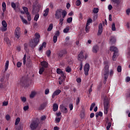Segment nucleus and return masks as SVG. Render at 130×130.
Returning <instances> with one entry per match:
<instances>
[{"mask_svg":"<svg viewBox=\"0 0 130 130\" xmlns=\"http://www.w3.org/2000/svg\"><path fill=\"white\" fill-rule=\"evenodd\" d=\"M105 68L102 71V75L104 77V84L106 83V81L108 78V75H109V61L108 60L104 61Z\"/></svg>","mask_w":130,"mask_h":130,"instance_id":"1","label":"nucleus"},{"mask_svg":"<svg viewBox=\"0 0 130 130\" xmlns=\"http://www.w3.org/2000/svg\"><path fill=\"white\" fill-rule=\"evenodd\" d=\"M35 36L36 38L30 42V46L32 48H34V47L38 44V42H39L40 39V35H39V34L36 33Z\"/></svg>","mask_w":130,"mask_h":130,"instance_id":"2","label":"nucleus"},{"mask_svg":"<svg viewBox=\"0 0 130 130\" xmlns=\"http://www.w3.org/2000/svg\"><path fill=\"white\" fill-rule=\"evenodd\" d=\"M104 112L105 114H107L109 110V107H110V104H109V99L106 97L104 100Z\"/></svg>","mask_w":130,"mask_h":130,"instance_id":"3","label":"nucleus"},{"mask_svg":"<svg viewBox=\"0 0 130 130\" xmlns=\"http://www.w3.org/2000/svg\"><path fill=\"white\" fill-rule=\"evenodd\" d=\"M21 28L17 27L14 31V36L17 40L20 39V37H21Z\"/></svg>","mask_w":130,"mask_h":130,"instance_id":"4","label":"nucleus"},{"mask_svg":"<svg viewBox=\"0 0 130 130\" xmlns=\"http://www.w3.org/2000/svg\"><path fill=\"white\" fill-rule=\"evenodd\" d=\"M90 70V65L88 63H86L84 68V74L85 76L89 75V71Z\"/></svg>","mask_w":130,"mask_h":130,"instance_id":"5","label":"nucleus"},{"mask_svg":"<svg viewBox=\"0 0 130 130\" xmlns=\"http://www.w3.org/2000/svg\"><path fill=\"white\" fill-rule=\"evenodd\" d=\"M55 16L56 19L58 20L61 17V9H58L55 12Z\"/></svg>","mask_w":130,"mask_h":130,"instance_id":"6","label":"nucleus"},{"mask_svg":"<svg viewBox=\"0 0 130 130\" xmlns=\"http://www.w3.org/2000/svg\"><path fill=\"white\" fill-rule=\"evenodd\" d=\"M3 27L2 28V31L3 32H5V31H7V27H8V24H7V22L5 20H3L2 22Z\"/></svg>","mask_w":130,"mask_h":130,"instance_id":"7","label":"nucleus"},{"mask_svg":"<svg viewBox=\"0 0 130 130\" xmlns=\"http://www.w3.org/2000/svg\"><path fill=\"white\" fill-rule=\"evenodd\" d=\"M59 108H60L61 111L64 114L68 113V109L67 108H66V107L63 106V105H60Z\"/></svg>","mask_w":130,"mask_h":130,"instance_id":"8","label":"nucleus"},{"mask_svg":"<svg viewBox=\"0 0 130 130\" xmlns=\"http://www.w3.org/2000/svg\"><path fill=\"white\" fill-rule=\"evenodd\" d=\"M102 32H103V24L102 23H100L99 25L98 35H101Z\"/></svg>","mask_w":130,"mask_h":130,"instance_id":"9","label":"nucleus"},{"mask_svg":"<svg viewBox=\"0 0 130 130\" xmlns=\"http://www.w3.org/2000/svg\"><path fill=\"white\" fill-rule=\"evenodd\" d=\"M60 93H61V90L60 89H56L55 91L53 92L52 95V98L54 99V98H55V96H58Z\"/></svg>","mask_w":130,"mask_h":130,"instance_id":"10","label":"nucleus"},{"mask_svg":"<svg viewBox=\"0 0 130 130\" xmlns=\"http://www.w3.org/2000/svg\"><path fill=\"white\" fill-rule=\"evenodd\" d=\"M38 125V123L36 122V121H33L32 123L30 124V127L31 129H35L37 127Z\"/></svg>","mask_w":130,"mask_h":130,"instance_id":"11","label":"nucleus"},{"mask_svg":"<svg viewBox=\"0 0 130 130\" xmlns=\"http://www.w3.org/2000/svg\"><path fill=\"white\" fill-rule=\"evenodd\" d=\"M39 12V9L38 7L36 6L35 4L32 5V14H36V13H38Z\"/></svg>","mask_w":130,"mask_h":130,"instance_id":"12","label":"nucleus"},{"mask_svg":"<svg viewBox=\"0 0 130 130\" xmlns=\"http://www.w3.org/2000/svg\"><path fill=\"white\" fill-rule=\"evenodd\" d=\"M78 59L80 61H83V60H84V55H83V51L80 52V53L78 54Z\"/></svg>","mask_w":130,"mask_h":130,"instance_id":"13","label":"nucleus"},{"mask_svg":"<svg viewBox=\"0 0 130 130\" xmlns=\"http://www.w3.org/2000/svg\"><path fill=\"white\" fill-rule=\"evenodd\" d=\"M99 50V47L98 45H95L92 47V52L93 53H97Z\"/></svg>","mask_w":130,"mask_h":130,"instance_id":"14","label":"nucleus"},{"mask_svg":"<svg viewBox=\"0 0 130 130\" xmlns=\"http://www.w3.org/2000/svg\"><path fill=\"white\" fill-rule=\"evenodd\" d=\"M110 51H113V52H117L118 53V49H117V48L115 46H111L110 48Z\"/></svg>","mask_w":130,"mask_h":130,"instance_id":"15","label":"nucleus"},{"mask_svg":"<svg viewBox=\"0 0 130 130\" xmlns=\"http://www.w3.org/2000/svg\"><path fill=\"white\" fill-rule=\"evenodd\" d=\"M41 64L42 67V68H43L44 69H46V68H47V67H48V63H47V62L45 61L41 62Z\"/></svg>","mask_w":130,"mask_h":130,"instance_id":"16","label":"nucleus"},{"mask_svg":"<svg viewBox=\"0 0 130 130\" xmlns=\"http://www.w3.org/2000/svg\"><path fill=\"white\" fill-rule=\"evenodd\" d=\"M45 47H46V43L45 42H44L41 45H40L39 51H41V50H42L43 48H45Z\"/></svg>","mask_w":130,"mask_h":130,"instance_id":"17","label":"nucleus"},{"mask_svg":"<svg viewBox=\"0 0 130 130\" xmlns=\"http://www.w3.org/2000/svg\"><path fill=\"white\" fill-rule=\"evenodd\" d=\"M48 13H49V8H46L43 12L44 17H47Z\"/></svg>","mask_w":130,"mask_h":130,"instance_id":"18","label":"nucleus"},{"mask_svg":"<svg viewBox=\"0 0 130 130\" xmlns=\"http://www.w3.org/2000/svg\"><path fill=\"white\" fill-rule=\"evenodd\" d=\"M118 56V53L117 52H114L113 57H112V59L114 61L116 60V58H117V57Z\"/></svg>","mask_w":130,"mask_h":130,"instance_id":"19","label":"nucleus"},{"mask_svg":"<svg viewBox=\"0 0 130 130\" xmlns=\"http://www.w3.org/2000/svg\"><path fill=\"white\" fill-rule=\"evenodd\" d=\"M116 41V39H115V37H111L110 39V42L111 44H113V43H115V42Z\"/></svg>","mask_w":130,"mask_h":130,"instance_id":"20","label":"nucleus"},{"mask_svg":"<svg viewBox=\"0 0 130 130\" xmlns=\"http://www.w3.org/2000/svg\"><path fill=\"white\" fill-rule=\"evenodd\" d=\"M7 9V5H6V3L3 2L2 3V10L3 11V13L6 12V10Z\"/></svg>","mask_w":130,"mask_h":130,"instance_id":"21","label":"nucleus"},{"mask_svg":"<svg viewBox=\"0 0 130 130\" xmlns=\"http://www.w3.org/2000/svg\"><path fill=\"white\" fill-rule=\"evenodd\" d=\"M20 19L22 22V23H23V24H25V25H27V24H28V21H27V20L26 19H25V18H24V17H23V16H20Z\"/></svg>","mask_w":130,"mask_h":130,"instance_id":"22","label":"nucleus"},{"mask_svg":"<svg viewBox=\"0 0 130 130\" xmlns=\"http://www.w3.org/2000/svg\"><path fill=\"white\" fill-rule=\"evenodd\" d=\"M67 53V50H63L60 51V53L58 54L59 56L60 57H61V56H63V54H66Z\"/></svg>","mask_w":130,"mask_h":130,"instance_id":"23","label":"nucleus"},{"mask_svg":"<svg viewBox=\"0 0 130 130\" xmlns=\"http://www.w3.org/2000/svg\"><path fill=\"white\" fill-rule=\"evenodd\" d=\"M4 41L6 42V43H7V44H8V45H11V42L10 41V39H9L7 37H5L4 38Z\"/></svg>","mask_w":130,"mask_h":130,"instance_id":"24","label":"nucleus"},{"mask_svg":"<svg viewBox=\"0 0 130 130\" xmlns=\"http://www.w3.org/2000/svg\"><path fill=\"white\" fill-rule=\"evenodd\" d=\"M53 111H57L58 109V105L56 104H54L53 105Z\"/></svg>","mask_w":130,"mask_h":130,"instance_id":"25","label":"nucleus"},{"mask_svg":"<svg viewBox=\"0 0 130 130\" xmlns=\"http://www.w3.org/2000/svg\"><path fill=\"white\" fill-rule=\"evenodd\" d=\"M20 121H21V119L20 118V117H17L15 120V125H18V124H19Z\"/></svg>","mask_w":130,"mask_h":130,"instance_id":"26","label":"nucleus"},{"mask_svg":"<svg viewBox=\"0 0 130 130\" xmlns=\"http://www.w3.org/2000/svg\"><path fill=\"white\" fill-rule=\"evenodd\" d=\"M52 29H53V24L51 23V24H50V25L47 29V31H48V32H50V31H51V30H52Z\"/></svg>","mask_w":130,"mask_h":130,"instance_id":"27","label":"nucleus"},{"mask_svg":"<svg viewBox=\"0 0 130 130\" xmlns=\"http://www.w3.org/2000/svg\"><path fill=\"white\" fill-rule=\"evenodd\" d=\"M61 14H62V18H64L68 14V13L67 12V11L66 10H63L62 12H61Z\"/></svg>","mask_w":130,"mask_h":130,"instance_id":"28","label":"nucleus"},{"mask_svg":"<svg viewBox=\"0 0 130 130\" xmlns=\"http://www.w3.org/2000/svg\"><path fill=\"white\" fill-rule=\"evenodd\" d=\"M23 10L26 15H28L29 14V11H28V8L27 7H23Z\"/></svg>","mask_w":130,"mask_h":130,"instance_id":"29","label":"nucleus"},{"mask_svg":"<svg viewBox=\"0 0 130 130\" xmlns=\"http://www.w3.org/2000/svg\"><path fill=\"white\" fill-rule=\"evenodd\" d=\"M45 70V68H44L43 67H41L40 69V70L39 72L40 75H42V74H43V72H44Z\"/></svg>","mask_w":130,"mask_h":130,"instance_id":"30","label":"nucleus"},{"mask_svg":"<svg viewBox=\"0 0 130 130\" xmlns=\"http://www.w3.org/2000/svg\"><path fill=\"white\" fill-rule=\"evenodd\" d=\"M98 12H99V9H98V8H93L92 12L94 14H97V13H98Z\"/></svg>","mask_w":130,"mask_h":130,"instance_id":"31","label":"nucleus"},{"mask_svg":"<svg viewBox=\"0 0 130 130\" xmlns=\"http://www.w3.org/2000/svg\"><path fill=\"white\" fill-rule=\"evenodd\" d=\"M9 69V60H7L5 63V71H8Z\"/></svg>","mask_w":130,"mask_h":130,"instance_id":"32","label":"nucleus"},{"mask_svg":"<svg viewBox=\"0 0 130 130\" xmlns=\"http://www.w3.org/2000/svg\"><path fill=\"white\" fill-rule=\"evenodd\" d=\"M56 73L59 75H61V74H62L63 73V71H62L60 69H57Z\"/></svg>","mask_w":130,"mask_h":130,"instance_id":"33","label":"nucleus"},{"mask_svg":"<svg viewBox=\"0 0 130 130\" xmlns=\"http://www.w3.org/2000/svg\"><path fill=\"white\" fill-rule=\"evenodd\" d=\"M35 95H36V92L35 91H32L30 94V98H34V97L35 96Z\"/></svg>","mask_w":130,"mask_h":130,"instance_id":"34","label":"nucleus"},{"mask_svg":"<svg viewBox=\"0 0 130 130\" xmlns=\"http://www.w3.org/2000/svg\"><path fill=\"white\" fill-rule=\"evenodd\" d=\"M91 23H92V19L89 18L87 20V23H86V25L89 26V25H90V24H91Z\"/></svg>","mask_w":130,"mask_h":130,"instance_id":"35","label":"nucleus"},{"mask_svg":"<svg viewBox=\"0 0 130 130\" xmlns=\"http://www.w3.org/2000/svg\"><path fill=\"white\" fill-rule=\"evenodd\" d=\"M112 31H116V28L115 27V23H113L112 24Z\"/></svg>","mask_w":130,"mask_h":130,"instance_id":"36","label":"nucleus"},{"mask_svg":"<svg viewBox=\"0 0 130 130\" xmlns=\"http://www.w3.org/2000/svg\"><path fill=\"white\" fill-rule=\"evenodd\" d=\"M69 31H70V27H67L63 29V32L64 33H68Z\"/></svg>","mask_w":130,"mask_h":130,"instance_id":"37","label":"nucleus"},{"mask_svg":"<svg viewBox=\"0 0 130 130\" xmlns=\"http://www.w3.org/2000/svg\"><path fill=\"white\" fill-rule=\"evenodd\" d=\"M73 22V17H69L67 19V22L69 23V24L72 23Z\"/></svg>","mask_w":130,"mask_h":130,"instance_id":"38","label":"nucleus"},{"mask_svg":"<svg viewBox=\"0 0 130 130\" xmlns=\"http://www.w3.org/2000/svg\"><path fill=\"white\" fill-rule=\"evenodd\" d=\"M11 7L14 9V10H16V7H17V5H16V4L15 3L12 2L11 3Z\"/></svg>","mask_w":130,"mask_h":130,"instance_id":"39","label":"nucleus"},{"mask_svg":"<svg viewBox=\"0 0 130 130\" xmlns=\"http://www.w3.org/2000/svg\"><path fill=\"white\" fill-rule=\"evenodd\" d=\"M38 19H39V14H36L34 20L35 21H38Z\"/></svg>","mask_w":130,"mask_h":130,"instance_id":"40","label":"nucleus"},{"mask_svg":"<svg viewBox=\"0 0 130 130\" xmlns=\"http://www.w3.org/2000/svg\"><path fill=\"white\" fill-rule=\"evenodd\" d=\"M126 56L127 57H128V58H130V48L128 49V51L126 53Z\"/></svg>","mask_w":130,"mask_h":130,"instance_id":"41","label":"nucleus"},{"mask_svg":"<svg viewBox=\"0 0 130 130\" xmlns=\"http://www.w3.org/2000/svg\"><path fill=\"white\" fill-rule=\"evenodd\" d=\"M50 54H51V51H50V50L47 51L46 55H47V56L48 57H49L50 56Z\"/></svg>","mask_w":130,"mask_h":130,"instance_id":"42","label":"nucleus"},{"mask_svg":"<svg viewBox=\"0 0 130 130\" xmlns=\"http://www.w3.org/2000/svg\"><path fill=\"white\" fill-rule=\"evenodd\" d=\"M66 71L67 73H71L72 69L70 68V67H68L67 68H66Z\"/></svg>","mask_w":130,"mask_h":130,"instance_id":"43","label":"nucleus"},{"mask_svg":"<svg viewBox=\"0 0 130 130\" xmlns=\"http://www.w3.org/2000/svg\"><path fill=\"white\" fill-rule=\"evenodd\" d=\"M79 103H80V98L77 97V99L76 100V105L78 106L79 105Z\"/></svg>","mask_w":130,"mask_h":130,"instance_id":"44","label":"nucleus"},{"mask_svg":"<svg viewBox=\"0 0 130 130\" xmlns=\"http://www.w3.org/2000/svg\"><path fill=\"white\" fill-rule=\"evenodd\" d=\"M95 107V103H93L91 105L90 108V111H92L93 110V108Z\"/></svg>","mask_w":130,"mask_h":130,"instance_id":"45","label":"nucleus"},{"mask_svg":"<svg viewBox=\"0 0 130 130\" xmlns=\"http://www.w3.org/2000/svg\"><path fill=\"white\" fill-rule=\"evenodd\" d=\"M63 18H60L59 19V25H60L61 26L62 24H63Z\"/></svg>","mask_w":130,"mask_h":130,"instance_id":"46","label":"nucleus"},{"mask_svg":"<svg viewBox=\"0 0 130 130\" xmlns=\"http://www.w3.org/2000/svg\"><path fill=\"white\" fill-rule=\"evenodd\" d=\"M111 1L113 2V3H114L115 4H116L117 6L119 5V2H118V0H111Z\"/></svg>","mask_w":130,"mask_h":130,"instance_id":"47","label":"nucleus"},{"mask_svg":"<svg viewBox=\"0 0 130 130\" xmlns=\"http://www.w3.org/2000/svg\"><path fill=\"white\" fill-rule=\"evenodd\" d=\"M117 71L118 73L121 72V66H119L117 68Z\"/></svg>","mask_w":130,"mask_h":130,"instance_id":"48","label":"nucleus"},{"mask_svg":"<svg viewBox=\"0 0 130 130\" xmlns=\"http://www.w3.org/2000/svg\"><path fill=\"white\" fill-rule=\"evenodd\" d=\"M81 1L80 0H77L76 2V6H77V7H79V6L81 5Z\"/></svg>","mask_w":130,"mask_h":130,"instance_id":"49","label":"nucleus"},{"mask_svg":"<svg viewBox=\"0 0 130 130\" xmlns=\"http://www.w3.org/2000/svg\"><path fill=\"white\" fill-rule=\"evenodd\" d=\"M26 15H27L28 21H31V15H30V14L28 13V14H26Z\"/></svg>","mask_w":130,"mask_h":130,"instance_id":"50","label":"nucleus"},{"mask_svg":"<svg viewBox=\"0 0 130 130\" xmlns=\"http://www.w3.org/2000/svg\"><path fill=\"white\" fill-rule=\"evenodd\" d=\"M56 41H57V37L54 36L53 37L54 43H56Z\"/></svg>","mask_w":130,"mask_h":130,"instance_id":"51","label":"nucleus"},{"mask_svg":"<svg viewBox=\"0 0 130 130\" xmlns=\"http://www.w3.org/2000/svg\"><path fill=\"white\" fill-rule=\"evenodd\" d=\"M29 109V106H25L23 107V110L24 111H27Z\"/></svg>","mask_w":130,"mask_h":130,"instance_id":"52","label":"nucleus"},{"mask_svg":"<svg viewBox=\"0 0 130 130\" xmlns=\"http://www.w3.org/2000/svg\"><path fill=\"white\" fill-rule=\"evenodd\" d=\"M125 13H126V15H127L128 16L130 14V9L128 8L127 9H126L125 11Z\"/></svg>","mask_w":130,"mask_h":130,"instance_id":"53","label":"nucleus"},{"mask_svg":"<svg viewBox=\"0 0 130 130\" xmlns=\"http://www.w3.org/2000/svg\"><path fill=\"white\" fill-rule=\"evenodd\" d=\"M111 126V123L110 122L108 123L107 126V130H109V128H110Z\"/></svg>","mask_w":130,"mask_h":130,"instance_id":"54","label":"nucleus"},{"mask_svg":"<svg viewBox=\"0 0 130 130\" xmlns=\"http://www.w3.org/2000/svg\"><path fill=\"white\" fill-rule=\"evenodd\" d=\"M45 95H47V94H49V89L47 88L45 89Z\"/></svg>","mask_w":130,"mask_h":130,"instance_id":"55","label":"nucleus"},{"mask_svg":"<svg viewBox=\"0 0 130 130\" xmlns=\"http://www.w3.org/2000/svg\"><path fill=\"white\" fill-rule=\"evenodd\" d=\"M9 104V102H6L4 101L3 103V106H7V105Z\"/></svg>","mask_w":130,"mask_h":130,"instance_id":"56","label":"nucleus"},{"mask_svg":"<svg viewBox=\"0 0 130 130\" xmlns=\"http://www.w3.org/2000/svg\"><path fill=\"white\" fill-rule=\"evenodd\" d=\"M27 57V55L26 54H24L23 57V63L25 64L26 63V58Z\"/></svg>","mask_w":130,"mask_h":130,"instance_id":"57","label":"nucleus"},{"mask_svg":"<svg viewBox=\"0 0 130 130\" xmlns=\"http://www.w3.org/2000/svg\"><path fill=\"white\" fill-rule=\"evenodd\" d=\"M21 66H22V63H21V62H18L17 63V68H21Z\"/></svg>","mask_w":130,"mask_h":130,"instance_id":"58","label":"nucleus"},{"mask_svg":"<svg viewBox=\"0 0 130 130\" xmlns=\"http://www.w3.org/2000/svg\"><path fill=\"white\" fill-rule=\"evenodd\" d=\"M54 36H56V37H57L58 36H59V30H57Z\"/></svg>","mask_w":130,"mask_h":130,"instance_id":"59","label":"nucleus"},{"mask_svg":"<svg viewBox=\"0 0 130 130\" xmlns=\"http://www.w3.org/2000/svg\"><path fill=\"white\" fill-rule=\"evenodd\" d=\"M10 118H11V117L10 116V115L9 114L6 115V119L7 120H10Z\"/></svg>","mask_w":130,"mask_h":130,"instance_id":"60","label":"nucleus"},{"mask_svg":"<svg viewBox=\"0 0 130 130\" xmlns=\"http://www.w3.org/2000/svg\"><path fill=\"white\" fill-rule=\"evenodd\" d=\"M60 75H61V78H62L63 80H64V79H66V76H64V73L63 72Z\"/></svg>","mask_w":130,"mask_h":130,"instance_id":"61","label":"nucleus"},{"mask_svg":"<svg viewBox=\"0 0 130 130\" xmlns=\"http://www.w3.org/2000/svg\"><path fill=\"white\" fill-rule=\"evenodd\" d=\"M89 26L86 25L85 31H86V33H88V32H89Z\"/></svg>","mask_w":130,"mask_h":130,"instance_id":"62","label":"nucleus"},{"mask_svg":"<svg viewBox=\"0 0 130 130\" xmlns=\"http://www.w3.org/2000/svg\"><path fill=\"white\" fill-rule=\"evenodd\" d=\"M21 101H22V102H26V98L21 97Z\"/></svg>","mask_w":130,"mask_h":130,"instance_id":"63","label":"nucleus"},{"mask_svg":"<svg viewBox=\"0 0 130 130\" xmlns=\"http://www.w3.org/2000/svg\"><path fill=\"white\" fill-rule=\"evenodd\" d=\"M130 81V77H127L125 78V81L126 82H129Z\"/></svg>","mask_w":130,"mask_h":130,"instance_id":"64","label":"nucleus"}]
</instances>
